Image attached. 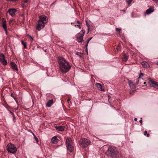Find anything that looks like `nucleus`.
<instances>
[{
    "mask_svg": "<svg viewBox=\"0 0 158 158\" xmlns=\"http://www.w3.org/2000/svg\"><path fill=\"white\" fill-rule=\"evenodd\" d=\"M58 63L60 70L63 73L68 72L71 68L69 62L63 58L58 57Z\"/></svg>",
    "mask_w": 158,
    "mask_h": 158,
    "instance_id": "nucleus-1",
    "label": "nucleus"
},
{
    "mask_svg": "<svg viewBox=\"0 0 158 158\" xmlns=\"http://www.w3.org/2000/svg\"><path fill=\"white\" fill-rule=\"evenodd\" d=\"M108 156L111 157L112 158H121L120 154H118V151L116 148L110 146L108 149L107 151Z\"/></svg>",
    "mask_w": 158,
    "mask_h": 158,
    "instance_id": "nucleus-2",
    "label": "nucleus"
},
{
    "mask_svg": "<svg viewBox=\"0 0 158 158\" xmlns=\"http://www.w3.org/2000/svg\"><path fill=\"white\" fill-rule=\"evenodd\" d=\"M39 20L38 21V23L36 25V28L40 31L44 26L45 24L48 22V18L45 15H42L39 17Z\"/></svg>",
    "mask_w": 158,
    "mask_h": 158,
    "instance_id": "nucleus-3",
    "label": "nucleus"
},
{
    "mask_svg": "<svg viewBox=\"0 0 158 158\" xmlns=\"http://www.w3.org/2000/svg\"><path fill=\"white\" fill-rule=\"evenodd\" d=\"M66 143L67 149L70 152H72L74 150V147L71 139L67 138L66 139Z\"/></svg>",
    "mask_w": 158,
    "mask_h": 158,
    "instance_id": "nucleus-4",
    "label": "nucleus"
},
{
    "mask_svg": "<svg viewBox=\"0 0 158 158\" xmlns=\"http://www.w3.org/2000/svg\"><path fill=\"white\" fill-rule=\"evenodd\" d=\"M90 141L87 139L83 138L81 139L79 141L80 145L82 147H86L90 143Z\"/></svg>",
    "mask_w": 158,
    "mask_h": 158,
    "instance_id": "nucleus-5",
    "label": "nucleus"
},
{
    "mask_svg": "<svg viewBox=\"0 0 158 158\" xmlns=\"http://www.w3.org/2000/svg\"><path fill=\"white\" fill-rule=\"evenodd\" d=\"M6 149L8 152L14 154L17 151L16 147L11 143L8 144L6 146Z\"/></svg>",
    "mask_w": 158,
    "mask_h": 158,
    "instance_id": "nucleus-6",
    "label": "nucleus"
},
{
    "mask_svg": "<svg viewBox=\"0 0 158 158\" xmlns=\"http://www.w3.org/2000/svg\"><path fill=\"white\" fill-rule=\"evenodd\" d=\"M0 61L3 64L6 65L7 64V60L5 59L4 55L2 53H0Z\"/></svg>",
    "mask_w": 158,
    "mask_h": 158,
    "instance_id": "nucleus-7",
    "label": "nucleus"
},
{
    "mask_svg": "<svg viewBox=\"0 0 158 158\" xmlns=\"http://www.w3.org/2000/svg\"><path fill=\"white\" fill-rule=\"evenodd\" d=\"M83 36L84 34H82L81 33H79L77 36V41L79 42H82L83 41Z\"/></svg>",
    "mask_w": 158,
    "mask_h": 158,
    "instance_id": "nucleus-8",
    "label": "nucleus"
},
{
    "mask_svg": "<svg viewBox=\"0 0 158 158\" xmlns=\"http://www.w3.org/2000/svg\"><path fill=\"white\" fill-rule=\"evenodd\" d=\"M16 11V10L15 9H9L8 11V12L9 13L11 16L14 17Z\"/></svg>",
    "mask_w": 158,
    "mask_h": 158,
    "instance_id": "nucleus-9",
    "label": "nucleus"
},
{
    "mask_svg": "<svg viewBox=\"0 0 158 158\" xmlns=\"http://www.w3.org/2000/svg\"><path fill=\"white\" fill-rule=\"evenodd\" d=\"M56 129L59 131H63L65 129V127L64 126H58L55 127Z\"/></svg>",
    "mask_w": 158,
    "mask_h": 158,
    "instance_id": "nucleus-10",
    "label": "nucleus"
},
{
    "mask_svg": "<svg viewBox=\"0 0 158 158\" xmlns=\"http://www.w3.org/2000/svg\"><path fill=\"white\" fill-rule=\"evenodd\" d=\"M129 57V56L128 54H123L122 57V61L123 62H126L127 61Z\"/></svg>",
    "mask_w": 158,
    "mask_h": 158,
    "instance_id": "nucleus-11",
    "label": "nucleus"
},
{
    "mask_svg": "<svg viewBox=\"0 0 158 158\" xmlns=\"http://www.w3.org/2000/svg\"><path fill=\"white\" fill-rule=\"evenodd\" d=\"M10 64L13 69L15 71H18V69L17 65L13 62L10 63Z\"/></svg>",
    "mask_w": 158,
    "mask_h": 158,
    "instance_id": "nucleus-12",
    "label": "nucleus"
},
{
    "mask_svg": "<svg viewBox=\"0 0 158 158\" xmlns=\"http://www.w3.org/2000/svg\"><path fill=\"white\" fill-rule=\"evenodd\" d=\"M96 86L99 90L102 91H105V89L103 86H102L101 84L98 83H97L96 84Z\"/></svg>",
    "mask_w": 158,
    "mask_h": 158,
    "instance_id": "nucleus-13",
    "label": "nucleus"
},
{
    "mask_svg": "<svg viewBox=\"0 0 158 158\" xmlns=\"http://www.w3.org/2000/svg\"><path fill=\"white\" fill-rule=\"evenodd\" d=\"M141 64L143 67L144 68H148L150 67L149 64L145 61L142 62Z\"/></svg>",
    "mask_w": 158,
    "mask_h": 158,
    "instance_id": "nucleus-14",
    "label": "nucleus"
},
{
    "mask_svg": "<svg viewBox=\"0 0 158 158\" xmlns=\"http://www.w3.org/2000/svg\"><path fill=\"white\" fill-rule=\"evenodd\" d=\"M154 10V8L152 7H151L150 8L147 9L146 11V13L148 15L151 13L152 12H153Z\"/></svg>",
    "mask_w": 158,
    "mask_h": 158,
    "instance_id": "nucleus-15",
    "label": "nucleus"
},
{
    "mask_svg": "<svg viewBox=\"0 0 158 158\" xmlns=\"http://www.w3.org/2000/svg\"><path fill=\"white\" fill-rule=\"evenodd\" d=\"M51 141L52 143L56 144L58 142V139H57L56 136H54L52 138Z\"/></svg>",
    "mask_w": 158,
    "mask_h": 158,
    "instance_id": "nucleus-16",
    "label": "nucleus"
},
{
    "mask_svg": "<svg viewBox=\"0 0 158 158\" xmlns=\"http://www.w3.org/2000/svg\"><path fill=\"white\" fill-rule=\"evenodd\" d=\"M2 25L4 29H6V28H7L6 21V20L4 18H3L2 19Z\"/></svg>",
    "mask_w": 158,
    "mask_h": 158,
    "instance_id": "nucleus-17",
    "label": "nucleus"
},
{
    "mask_svg": "<svg viewBox=\"0 0 158 158\" xmlns=\"http://www.w3.org/2000/svg\"><path fill=\"white\" fill-rule=\"evenodd\" d=\"M53 103V101L52 99H51L49 100L46 104V106L48 107H50Z\"/></svg>",
    "mask_w": 158,
    "mask_h": 158,
    "instance_id": "nucleus-18",
    "label": "nucleus"
},
{
    "mask_svg": "<svg viewBox=\"0 0 158 158\" xmlns=\"http://www.w3.org/2000/svg\"><path fill=\"white\" fill-rule=\"evenodd\" d=\"M129 85L131 88L132 89H134L135 87L134 84L132 82L130 81H128Z\"/></svg>",
    "mask_w": 158,
    "mask_h": 158,
    "instance_id": "nucleus-19",
    "label": "nucleus"
},
{
    "mask_svg": "<svg viewBox=\"0 0 158 158\" xmlns=\"http://www.w3.org/2000/svg\"><path fill=\"white\" fill-rule=\"evenodd\" d=\"M149 82L151 84L154 85L155 87H157L158 88V83L157 82L151 80H150Z\"/></svg>",
    "mask_w": 158,
    "mask_h": 158,
    "instance_id": "nucleus-20",
    "label": "nucleus"
},
{
    "mask_svg": "<svg viewBox=\"0 0 158 158\" xmlns=\"http://www.w3.org/2000/svg\"><path fill=\"white\" fill-rule=\"evenodd\" d=\"M21 43L23 45L24 48H26L27 46V43L24 42L23 40L21 41Z\"/></svg>",
    "mask_w": 158,
    "mask_h": 158,
    "instance_id": "nucleus-21",
    "label": "nucleus"
},
{
    "mask_svg": "<svg viewBox=\"0 0 158 158\" xmlns=\"http://www.w3.org/2000/svg\"><path fill=\"white\" fill-rule=\"evenodd\" d=\"M86 24L87 25V27H88V31L87 33V34H88L89 32L90 25H89V24L88 22V21L87 20L86 21Z\"/></svg>",
    "mask_w": 158,
    "mask_h": 158,
    "instance_id": "nucleus-22",
    "label": "nucleus"
},
{
    "mask_svg": "<svg viewBox=\"0 0 158 158\" xmlns=\"http://www.w3.org/2000/svg\"><path fill=\"white\" fill-rule=\"evenodd\" d=\"M11 97H12V98H14V99L15 101L16 102H17V99H16L15 98V95L11 93Z\"/></svg>",
    "mask_w": 158,
    "mask_h": 158,
    "instance_id": "nucleus-23",
    "label": "nucleus"
},
{
    "mask_svg": "<svg viewBox=\"0 0 158 158\" xmlns=\"http://www.w3.org/2000/svg\"><path fill=\"white\" fill-rule=\"evenodd\" d=\"M142 80L143 81V80L141 78H138V80L136 82V84L137 85H138L139 84V81Z\"/></svg>",
    "mask_w": 158,
    "mask_h": 158,
    "instance_id": "nucleus-24",
    "label": "nucleus"
},
{
    "mask_svg": "<svg viewBox=\"0 0 158 158\" xmlns=\"http://www.w3.org/2000/svg\"><path fill=\"white\" fill-rule=\"evenodd\" d=\"M144 135H147V136L148 137H149L150 135L149 134L147 133V131H144Z\"/></svg>",
    "mask_w": 158,
    "mask_h": 158,
    "instance_id": "nucleus-25",
    "label": "nucleus"
},
{
    "mask_svg": "<svg viewBox=\"0 0 158 158\" xmlns=\"http://www.w3.org/2000/svg\"><path fill=\"white\" fill-rule=\"evenodd\" d=\"M92 37L90 38L89 39H88L87 41V42L86 44V47L87 48V47L89 41L92 39Z\"/></svg>",
    "mask_w": 158,
    "mask_h": 158,
    "instance_id": "nucleus-26",
    "label": "nucleus"
},
{
    "mask_svg": "<svg viewBox=\"0 0 158 158\" xmlns=\"http://www.w3.org/2000/svg\"><path fill=\"white\" fill-rule=\"evenodd\" d=\"M133 0H126V1L127 3L129 5L131 2Z\"/></svg>",
    "mask_w": 158,
    "mask_h": 158,
    "instance_id": "nucleus-27",
    "label": "nucleus"
},
{
    "mask_svg": "<svg viewBox=\"0 0 158 158\" xmlns=\"http://www.w3.org/2000/svg\"><path fill=\"white\" fill-rule=\"evenodd\" d=\"M10 113L13 116V120H14L15 119V116H14V114L12 112H11L10 111Z\"/></svg>",
    "mask_w": 158,
    "mask_h": 158,
    "instance_id": "nucleus-28",
    "label": "nucleus"
},
{
    "mask_svg": "<svg viewBox=\"0 0 158 158\" xmlns=\"http://www.w3.org/2000/svg\"><path fill=\"white\" fill-rule=\"evenodd\" d=\"M143 75V73L141 72L140 73V74L139 75V78H141V77H142Z\"/></svg>",
    "mask_w": 158,
    "mask_h": 158,
    "instance_id": "nucleus-29",
    "label": "nucleus"
},
{
    "mask_svg": "<svg viewBox=\"0 0 158 158\" xmlns=\"http://www.w3.org/2000/svg\"><path fill=\"white\" fill-rule=\"evenodd\" d=\"M34 138L35 140L37 143H38L39 142L38 139L36 136H35V137H34Z\"/></svg>",
    "mask_w": 158,
    "mask_h": 158,
    "instance_id": "nucleus-30",
    "label": "nucleus"
},
{
    "mask_svg": "<svg viewBox=\"0 0 158 158\" xmlns=\"http://www.w3.org/2000/svg\"><path fill=\"white\" fill-rule=\"evenodd\" d=\"M121 31V29L120 28H117L116 29V31L117 32H120Z\"/></svg>",
    "mask_w": 158,
    "mask_h": 158,
    "instance_id": "nucleus-31",
    "label": "nucleus"
},
{
    "mask_svg": "<svg viewBox=\"0 0 158 158\" xmlns=\"http://www.w3.org/2000/svg\"><path fill=\"white\" fill-rule=\"evenodd\" d=\"M77 54L79 56H81V53L79 52H77Z\"/></svg>",
    "mask_w": 158,
    "mask_h": 158,
    "instance_id": "nucleus-32",
    "label": "nucleus"
},
{
    "mask_svg": "<svg viewBox=\"0 0 158 158\" xmlns=\"http://www.w3.org/2000/svg\"><path fill=\"white\" fill-rule=\"evenodd\" d=\"M81 31L82 32V34H84V33L85 32V31L84 30H81Z\"/></svg>",
    "mask_w": 158,
    "mask_h": 158,
    "instance_id": "nucleus-33",
    "label": "nucleus"
},
{
    "mask_svg": "<svg viewBox=\"0 0 158 158\" xmlns=\"http://www.w3.org/2000/svg\"><path fill=\"white\" fill-rule=\"evenodd\" d=\"M155 2L156 3H158V0H152Z\"/></svg>",
    "mask_w": 158,
    "mask_h": 158,
    "instance_id": "nucleus-34",
    "label": "nucleus"
},
{
    "mask_svg": "<svg viewBox=\"0 0 158 158\" xmlns=\"http://www.w3.org/2000/svg\"><path fill=\"white\" fill-rule=\"evenodd\" d=\"M4 30H5V31L6 34H7V28H6V29H4Z\"/></svg>",
    "mask_w": 158,
    "mask_h": 158,
    "instance_id": "nucleus-35",
    "label": "nucleus"
},
{
    "mask_svg": "<svg viewBox=\"0 0 158 158\" xmlns=\"http://www.w3.org/2000/svg\"><path fill=\"white\" fill-rule=\"evenodd\" d=\"M139 122L140 123H141V124H142V120H141V119L139 120Z\"/></svg>",
    "mask_w": 158,
    "mask_h": 158,
    "instance_id": "nucleus-36",
    "label": "nucleus"
},
{
    "mask_svg": "<svg viewBox=\"0 0 158 158\" xmlns=\"http://www.w3.org/2000/svg\"><path fill=\"white\" fill-rule=\"evenodd\" d=\"M77 23L78 24H81V23H80V22L79 21L77 20Z\"/></svg>",
    "mask_w": 158,
    "mask_h": 158,
    "instance_id": "nucleus-37",
    "label": "nucleus"
},
{
    "mask_svg": "<svg viewBox=\"0 0 158 158\" xmlns=\"http://www.w3.org/2000/svg\"><path fill=\"white\" fill-rule=\"evenodd\" d=\"M29 0H24V2L25 3H27Z\"/></svg>",
    "mask_w": 158,
    "mask_h": 158,
    "instance_id": "nucleus-38",
    "label": "nucleus"
},
{
    "mask_svg": "<svg viewBox=\"0 0 158 158\" xmlns=\"http://www.w3.org/2000/svg\"><path fill=\"white\" fill-rule=\"evenodd\" d=\"M29 36L31 38L32 40H33V38L30 35H29Z\"/></svg>",
    "mask_w": 158,
    "mask_h": 158,
    "instance_id": "nucleus-39",
    "label": "nucleus"
},
{
    "mask_svg": "<svg viewBox=\"0 0 158 158\" xmlns=\"http://www.w3.org/2000/svg\"><path fill=\"white\" fill-rule=\"evenodd\" d=\"M108 100H109V99L111 98V97L110 95H108Z\"/></svg>",
    "mask_w": 158,
    "mask_h": 158,
    "instance_id": "nucleus-40",
    "label": "nucleus"
},
{
    "mask_svg": "<svg viewBox=\"0 0 158 158\" xmlns=\"http://www.w3.org/2000/svg\"><path fill=\"white\" fill-rule=\"evenodd\" d=\"M70 98H68L67 99V102H68V103H69V102L70 101Z\"/></svg>",
    "mask_w": 158,
    "mask_h": 158,
    "instance_id": "nucleus-41",
    "label": "nucleus"
},
{
    "mask_svg": "<svg viewBox=\"0 0 158 158\" xmlns=\"http://www.w3.org/2000/svg\"><path fill=\"white\" fill-rule=\"evenodd\" d=\"M77 26H78V27L79 29H81V27L80 25H77Z\"/></svg>",
    "mask_w": 158,
    "mask_h": 158,
    "instance_id": "nucleus-42",
    "label": "nucleus"
},
{
    "mask_svg": "<svg viewBox=\"0 0 158 158\" xmlns=\"http://www.w3.org/2000/svg\"><path fill=\"white\" fill-rule=\"evenodd\" d=\"M137 118H134V120H135V121H137Z\"/></svg>",
    "mask_w": 158,
    "mask_h": 158,
    "instance_id": "nucleus-43",
    "label": "nucleus"
},
{
    "mask_svg": "<svg viewBox=\"0 0 158 158\" xmlns=\"http://www.w3.org/2000/svg\"><path fill=\"white\" fill-rule=\"evenodd\" d=\"M18 0H12V2H15Z\"/></svg>",
    "mask_w": 158,
    "mask_h": 158,
    "instance_id": "nucleus-44",
    "label": "nucleus"
},
{
    "mask_svg": "<svg viewBox=\"0 0 158 158\" xmlns=\"http://www.w3.org/2000/svg\"><path fill=\"white\" fill-rule=\"evenodd\" d=\"M120 11H123L124 12H125V11L124 10H121Z\"/></svg>",
    "mask_w": 158,
    "mask_h": 158,
    "instance_id": "nucleus-45",
    "label": "nucleus"
},
{
    "mask_svg": "<svg viewBox=\"0 0 158 158\" xmlns=\"http://www.w3.org/2000/svg\"><path fill=\"white\" fill-rule=\"evenodd\" d=\"M32 134L34 137H35V136H36L34 133H32Z\"/></svg>",
    "mask_w": 158,
    "mask_h": 158,
    "instance_id": "nucleus-46",
    "label": "nucleus"
},
{
    "mask_svg": "<svg viewBox=\"0 0 158 158\" xmlns=\"http://www.w3.org/2000/svg\"><path fill=\"white\" fill-rule=\"evenodd\" d=\"M155 64L158 65V62L156 63Z\"/></svg>",
    "mask_w": 158,
    "mask_h": 158,
    "instance_id": "nucleus-47",
    "label": "nucleus"
},
{
    "mask_svg": "<svg viewBox=\"0 0 158 158\" xmlns=\"http://www.w3.org/2000/svg\"><path fill=\"white\" fill-rule=\"evenodd\" d=\"M8 1H10L12 2V0H6Z\"/></svg>",
    "mask_w": 158,
    "mask_h": 158,
    "instance_id": "nucleus-48",
    "label": "nucleus"
},
{
    "mask_svg": "<svg viewBox=\"0 0 158 158\" xmlns=\"http://www.w3.org/2000/svg\"><path fill=\"white\" fill-rule=\"evenodd\" d=\"M116 49H117V50L118 51V50L119 49V48H117Z\"/></svg>",
    "mask_w": 158,
    "mask_h": 158,
    "instance_id": "nucleus-49",
    "label": "nucleus"
},
{
    "mask_svg": "<svg viewBox=\"0 0 158 158\" xmlns=\"http://www.w3.org/2000/svg\"><path fill=\"white\" fill-rule=\"evenodd\" d=\"M146 84V82H144L143 83V84Z\"/></svg>",
    "mask_w": 158,
    "mask_h": 158,
    "instance_id": "nucleus-50",
    "label": "nucleus"
},
{
    "mask_svg": "<svg viewBox=\"0 0 158 158\" xmlns=\"http://www.w3.org/2000/svg\"><path fill=\"white\" fill-rule=\"evenodd\" d=\"M40 46H38L37 47V48H40Z\"/></svg>",
    "mask_w": 158,
    "mask_h": 158,
    "instance_id": "nucleus-51",
    "label": "nucleus"
},
{
    "mask_svg": "<svg viewBox=\"0 0 158 158\" xmlns=\"http://www.w3.org/2000/svg\"><path fill=\"white\" fill-rule=\"evenodd\" d=\"M44 52H46V50H44Z\"/></svg>",
    "mask_w": 158,
    "mask_h": 158,
    "instance_id": "nucleus-52",
    "label": "nucleus"
}]
</instances>
